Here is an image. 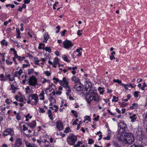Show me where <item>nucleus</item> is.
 Returning a JSON list of instances; mask_svg holds the SVG:
<instances>
[{
  "label": "nucleus",
  "mask_w": 147,
  "mask_h": 147,
  "mask_svg": "<svg viewBox=\"0 0 147 147\" xmlns=\"http://www.w3.org/2000/svg\"><path fill=\"white\" fill-rule=\"evenodd\" d=\"M90 85L88 83H87L85 88L86 91V99L87 102L90 104L92 100H94L96 102H98L100 100V96L97 94L96 90L92 89L91 84L90 83Z\"/></svg>",
  "instance_id": "f257e3e1"
},
{
  "label": "nucleus",
  "mask_w": 147,
  "mask_h": 147,
  "mask_svg": "<svg viewBox=\"0 0 147 147\" xmlns=\"http://www.w3.org/2000/svg\"><path fill=\"white\" fill-rule=\"evenodd\" d=\"M28 98L27 101L28 104L36 105L38 102V96L37 94H30L28 97Z\"/></svg>",
  "instance_id": "f03ea898"
},
{
  "label": "nucleus",
  "mask_w": 147,
  "mask_h": 147,
  "mask_svg": "<svg viewBox=\"0 0 147 147\" xmlns=\"http://www.w3.org/2000/svg\"><path fill=\"white\" fill-rule=\"evenodd\" d=\"M124 139L125 140V143L132 144L134 142V139L132 134H129L126 132L124 134Z\"/></svg>",
  "instance_id": "7ed1b4c3"
},
{
  "label": "nucleus",
  "mask_w": 147,
  "mask_h": 147,
  "mask_svg": "<svg viewBox=\"0 0 147 147\" xmlns=\"http://www.w3.org/2000/svg\"><path fill=\"white\" fill-rule=\"evenodd\" d=\"M135 134L137 138L142 142H144V141L146 138L145 136L142 133V131L141 129H139L136 130Z\"/></svg>",
  "instance_id": "20e7f679"
},
{
  "label": "nucleus",
  "mask_w": 147,
  "mask_h": 147,
  "mask_svg": "<svg viewBox=\"0 0 147 147\" xmlns=\"http://www.w3.org/2000/svg\"><path fill=\"white\" fill-rule=\"evenodd\" d=\"M77 140V136L72 134L69 136L67 139V143L70 145H74Z\"/></svg>",
  "instance_id": "39448f33"
},
{
  "label": "nucleus",
  "mask_w": 147,
  "mask_h": 147,
  "mask_svg": "<svg viewBox=\"0 0 147 147\" xmlns=\"http://www.w3.org/2000/svg\"><path fill=\"white\" fill-rule=\"evenodd\" d=\"M118 126L120 127L118 133H126V132L128 131V129L125 123L123 122H120Z\"/></svg>",
  "instance_id": "423d86ee"
},
{
  "label": "nucleus",
  "mask_w": 147,
  "mask_h": 147,
  "mask_svg": "<svg viewBox=\"0 0 147 147\" xmlns=\"http://www.w3.org/2000/svg\"><path fill=\"white\" fill-rule=\"evenodd\" d=\"M38 79L36 78L34 76H32L30 77L28 79V82L30 86H34L36 88V85H38L37 82Z\"/></svg>",
  "instance_id": "0eeeda50"
},
{
  "label": "nucleus",
  "mask_w": 147,
  "mask_h": 147,
  "mask_svg": "<svg viewBox=\"0 0 147 147\" xmlns=\"http://www.w3.org/2000/svg\"><path fill=\"white\" fill-rule=\"evenodd\" d=\"M23 144L22 139L20 138H17L14 144L12 145V147H21Z\"/></svg>",
  "instance_id": "6e6552de"
},
{
  "label": "nucleus",
  "mask_w": 147,
  "mask_h": 147,
  "mask_svg": "<svg viewBox=\"0 0 147 147\" xmlns=\"http://www.w3.org/2000/svg\"><path fill=\"white\" fill-rule=\"evenodd\" d=\"M63 47L66 49H68L71 47L73 45L72 42L70 40H66L63 42Z\"/></svg>",
  "instance_id": "1a4fd4ad"
},
{
  "label": "nucleus",
  "mask_w": 147,
  "mask_h": 147,
  "mask_svg": "<svg viewBox=\"0 0 147 147\" xmlns=\"http://www.w3.org/2000/svg\"><path fill=\"white\" fill-rule=\"evenodd\" d=\"M9 134L11 136H13L14 135L13 128H7L4 131L3 134V135L4 136H7Z\"/></svg>",
  "instance_id": "9d476101"
},
{
  "label": "nucleus",
  "mask_w": 147,
  "mask_h": 147,
  "mask_svg": "<svg viewBox=\"0 0 147 147\" xmlns=\"http://www.w3.org/2000/svg\"><path fill=\"white\" fill-rule=\"evenodd\" d=\"M74 88L78 91H80L83 89V86L81 84L80 82H75V85L74 86Z\"/></svg>",
  "instance_id": "9b49d317"
},
{
  "label": "nucleus",
  "mask_w": 147,
  "mask_h": 147,
  "mask_svg": "<svg viewBox=\"0 0 147 147\" xmlns=\"http://www.w3.org/2000/svg\"><path fill=\"white\" fill-rule=\"evenodd\" d=\"M56 127L59 131L62 130L64 129L63 124L60 120H57L56 122Z\"/></svg>",
  "instance_id": "f8f14e48"
},
{
  "label": "nucleus",
  "mask_w": 147,
  "mask_h": 147,
  "mask_svg": "<svg viewBox=\"0 0 147 147\" xmlns=\"http://www.w3.org/2000/svg\"><path fill=\"white\" fill-rule=\"evenodd\" d=\"M28 126L32 129H34L36 126V123L35 120L33 121L31 123H26Z\"/></svg>",
  "instance_id": "ddd939ff"
},
{
  "label": "nucleus",
  "mask_w": 147,
  "mask_h": 147,
  "mask_svg": "<svg viewBox=\"0 0 147 147\" xmlns=\"http://www.w3.org/2000/svg\"><path fill=\"white\" fill-rule=\"evenodd\" d=\"M59 84L62 86L65 87L68 85V82L66 81V78L65 77H63L62 80H60Z\"/></svg>",
  "instance_id": "4468645a"
},
{
  "label": "nucleus",
  "mask_w": 147,
  "mask_h": 147,
  "mask_svg": "<svg viewBox=\"0 0 147 147\" xmlns=\"http://www.w3.org/2000/svg\"><path fill=\"white\" fill-rule=\"evenodd\" d=\"M77 69V67L76 66L72 67H67V69L68 70H72L71 72L74 75H75L76 74V71L75 70H76Z\"/></svg>",
  "instance_id": "2eb2a0df"
},
{
  "label": "nucleus",
  "mask_w": 147,
  "mask_h": 147,
  "mask_svg": "<svg viewBox=\"0 0 147 147\" xmlns=\"http://www.w3.org/2000/svg\"><path fill=\"white\" fill-rule=\"evenodd\" d=\"M49 99L50 102H53V103H56L55 99L54 97H53L52 94H49Z\"/></svg>",
  "instance_id": "dca6fc26"
},
{
  "label": "nucleus",
  "mask_w": 147,
  "mask_h": 147,
  "mask_svg": "<svg viewBox=\"0 0 147 147\" xmlns=\"http://www.w3.org/2000/svg\"><path fill=\"white\" fill-rule=\"evenodd\" d=\"M25 92L26 94H28L29 93H32L33 92V90L30 88L29 86H27L25 88Z\"/></svg>",
  "instance_id": "f3484780"
},
{
  "label": "nucleus",
  "mask_w": 147,
  "mask_h": 147,
  "mask_svg": "<svg viewBox=\"0 0 147 147\" xmlns=\"http://www.w3.org/2000/svg\"><path fill=\"white\" fill-rule=\"evenodd\" d=\"M39 96L40 97V99L43 100L45 99L44 92L43 90H42L41 93L39 94Z\"/></svg>",
  "instance_id": "a211bd4d"
},
{
  "label": "nucleus",
  "mask_w": 147,
  "mask_h": 147,
  "mask_svg": "<svg viewBox=\"0 0 147 147\" xmlns=\"http://www.w3.org/2000/svg\"><path fill=\"white\" fill-rule=\"evenodd\" d=\"M49 36L47 32L45 33L44 36V42H47V40L49 38Z\"/></svg>",
  "instance_id": "6ab92c4d"
},
{
  "label": "nucleus",
  "mask_w": 147,
  "mask_h": 147,
  "mask_svg": "<svg viewBox=\"0 0 147 147\" xmlns=\"http://www.w3.org/2000/svg\"><path fill=\"white\" fill-rule=\"evenodd\" d=\"M56 87L55 85L52 83L49 86V88L47 89L46 90H48L51 89V90H56Z\"/></svg>",
  "instance_id": "aec40b11"
},
{
  "label": "nucleus",
  "mask_w": 147,
  "mask_h": 147,
  "mask_svg": "<svg viewBox=\"0 0 147 147\" xmlns=\"http://www.w3.org/2000/svg\"><path fill=\"white\" fill-rule=\"evenodd\" d=\"M59 59L57 57H56L54 59L53 63H55V64H58V67H60V64L59 62Z\"/></svg>",
  "instance_id": "412c9836"
},
{
  "label": "nucleus",
  "mask_w": 147,
  "mask_h": 147,
  "mask_svg": "<svg viewBox=\"0 0 147 147\" xmlns=\"http://www.w3.org/2000/svg\"><path fill=\"white\" fill-rule=\"evenodd\" d=\"M136 114H134L129 117V118L131 119V122H134L136 119Z\"/></svg>",
  "instance_id": "4be33fe9"
},
{
  "label": "nucleus",
  "mask_w": 147,
  "mask_h": 147,
  "mask_svg": "<svg viewBox=\"0 0 147 147\" xmlns=\"http://www.w3.org/2000/svg\"><path fill=\"white\" fill-rule=\"evenodd\" d=\"M25 144L27 147H37L34 144L28 143L27 142L25 143Z\"/></svg>",
  "instance_id": "5701e85b"
},
{
  "label": "nucleus",
  "mask_w": 147,
  "mask_h": 147,
  "mask_svg": "<svg viewBox=\"0 0 147 147\" xmlns=\"http://www.w3.org/2000/svg\"><path fill=\"white\" fill-rule=\"evenodd\" d=\"M72 81H74L75 83L80 82L79 79L78 78L76 77L75 76H73L71 78Z\"/></svg>",
  "instance_id": "b1692460"
},
{
  "label": "nucleus",
  "mask_w": 147,
  "mask_h": 147,
  "mask_svg": "<svg viewBox=\"0 0 147 147\" xmlns=\"http://www.w3.org/2000/svg\"><path fill=\"white\" fill-rule=\"evenodd\" d=\"M62 58L64 61H66L67 63H69L70 62V60L67 59V57L65 55H63L62 56Z\"/></svg>",
  "instance_id": "393cba45"
},
{
  "label": "nucleus",
  "mask_w": 147,
  "mask_h": 147,
  "mask_svg": "<svg viewBox=\"0 0 147 147\" xmlns=\"http://www.w3.org/2000/svg\"><path fill=\"white\" fill-rule=\"evenodd\" d=\"M48 114L49 116V118H50V119L51 120H53V117L52 116V113L50 109H49L48 110Z\"/></svg>",
  "instance_id": "a878e982"
},
{
  "label": "nucleus",
  "mask_w": 147,
  "mask_h": 147,
  "mask_svg": "<svg viewBox=\"0 0 147 147\" xmlns=\"http://www.w3.org/2000/svg\"><path fill=\"white\" fill-rule=\"evenodd\" d=\"M0 80L1 81H6L7 80V79L4 77V75L3 74H0Z\"/></svg>",
  "instance_id": "bb28decb"
},
{
  "label": "nucleus",
  "mask_w": 147,
  "mask_h": 147,
  "mask_svg": "<svg viewBox=\"0 0 147 147\" xmlns=\"http://www.w3.org/2000/svg\"><path fill=\"white\" fill-rule=\"evenodd\" d=\"M1 44L2 45H5L6 46L8 45L7 42H6L5 40L4 39H3L1 41Z\"/></svg>",
  "instance_id": "cd10ccee"
},
{
  "label": "nucleus",
  "mask_w": 147,
  "mask_h": 147,
  "mask_svg": "<svg viewBox=\"0 0 147 147\" xmlns=\"http://www.w3.org/2000/svg\"><path fill=\"white\" fill-rule=\"evenodd\" d=\"M43 50H45L46 51H48L49 53L51 52V48L50 47H46L45 48H43Z\"/></svg>",
  "instance_id": "c85d7f7f"
},
{
  "label": "nucleus",
  "mask_w": 147,
  "mask_h": 147,
  "mask_svg": "<svg viewBox=\"0 0 147 147\" xmlns=\"http://www.w3.org/2000/svg\"><path fill=\"white\" fill-rule=\"evenodd\" d=\"M34 72V69H29L28 70V75H30L31 74H33Z\"/></svg>",
  "instance_id": "c756f323"
},
{
  "label": "nucleus",
  "mask_w": 147,
  "mask_h": 147,
  "mask_svg": "<svg viewBox=\"0 0 147 147\" xmlns=\"http://www.w3.org/2000/svg\"><path fill=\"white\" fill-rule=\"evenodd\" d=\"M71 131L70 130V128L69 127H67L65 128L64 131V132L66 134H67Z\"/></svg>",
  "instance_id": "7c9ffc66"
},
{
  "label": "nucleus",
  "mask_w": 147,
  "mask_h": 147,
  "mask_svg": "<svg viewBox=\"0 0 147 147\" xmlns=\"http://www.w3.org/2000/svg\"><path fill=\"white\" fill-rule=\"evenodd\" d=\"M113 144L115 147H121L117 142L115 141L113 142Z\"/></svg>",
  "instance_id": "2f4dec72"
},
{
  "label": "nucleus",
  "mask_w": 147,
  "mask_h": 147,
  "mask_svg": "<svg viewBox=\"0 0 147 147\" xmlns=\"http://www.w3.org/2000/svg\"><path fill=\"white\" fill-rule=\"evenodd\" d=\"M113 98L112 100V101L113 102H116L118 101V100L119 99L118 97H116L115 96H113Z\"/></svg>",
  "instance_id": "473e14b6"
},
{
  "label": "nucleus",
  "mask_w": 147,
  "mask_h": 147,
  "mask_svg": "<svg viewBox=\"0 0 147 147\" xmlns=\"http://www.w3.org/2000/svg\"><path fill=\"white\" fill-rule=\"evenodd\" d=\"M53 80L55 81L54 82V83L55 84L57 83L58 82L59 83V81H60V80H59L58 78L55 77L53 78Z\"/></svg>",
  "instance_id": "72a5a7b5"
},
{
  "label": "nucleus",
  "mask_w": 147,
  "mask_h": 147,
  "mask_svg": "<svg viewBox=\"0 0 147 147\" xmlns=\"http://www.w3.org/2000/svg\"><path fill=\"white\" fill-rule=\"evenodd\" d=\"M82 144V142L81 141H78L77 142V144H76L74 145V147H79L80 146V144Z\"/></svg>",
  "instance_id": "f704fd0d"
},
{
  "label": "nucleus",
  "mask_w": 147,
  "mask_h": 147,
  "mask_svg": "<svg viewBox=\"0 0 147 147\" xmlns=\"http://www.w3.org/2000/svg\"><path fill=\"white\" fill-rule=\"evenodd\" d=\"M44 74H45L46 76H50L51 74V73L49 72L48 71H46L44 72Z\"/></svg>",
  "instance_id": "c9c22d12"
},
{
  "label": "nucleus",
  "mask_w": 147,
  "mask_h": 147,
  "mask_svg": "<svg viewBox=\"0 0 147 147\" xmlns=\"http://www.w3.org/2000/svg\"><path fill=\"white\" fill-rule=\"evenodd\" d=\"M132 105L133 106L135 109H138L139 108L138 105L137 103H134L132 104Z\"/></svg>",
  "instance_id": "e433bc0d"
},
{
  "label": "nucleus",
  "mask_w": 147,
  "mask_h": 147,
  "mask_svg": "<svg viewBox=\"0 0 147 147\" xmlns=\"http://www.w3.org/2000/svg\"><path fill=\"white\" fill-rule=\"evenodd\" d=\"M85 120H88L89 121H91V119H90V117L89 116L86 115L84 117Z\"/></svg>",
  "instance_id": "4c0bfd02"
},
{
  "label": "nucleus",
  "mask_w": 147,
  "mask_h": 147,
  "mask_svg": "<svg viewBox=\"0 0 147 147\" xmlns=\"http://www.w3.org/2000/svg\"><path fill=\"white\" fill-rule=\"evenodd\" d=\"M113 81L114 82H117L119 84H121V80H119L118 79H114L113 80Z\"/></svg>",
  "instance_id": "58836bf2"
},
{
  "label": "nucleus",
  "mask_w": 147,
  "mask_h": 147,
  "mask_svg": "<svg viewBox=\"0 0 147 147\" xmlns=\"http://www.w3.org/2000/svg\"><path fill=\"white\" fill-rule=\"evenodd\" d=\"M67 32V30L65 29L63 31H61V35L62 36H65V33Z\"/></svg>",
  "instance_id": "ea45409f"
},
{
  "label": "nucleus",
  "mask_w": 147,
  "mask_h": 147,
  "mask_svg": "<svg viewBox=\"0 0 147 147\" xmlns=\"http://www.w3.org/2000/svg\"><path fill=\"white\" fill-rule=\"evenodd\" d=\"M94 142V140L92 138L89 139L88 141V144H91L93 143Z\"/></svg>",
  "instance_id": "a19ab883"
},
{
  "label": "nucleus",
  "mask_w": 147,
  "mask_h": 147,
  "mask_svg": "<svg viewBox=\"0 0 147 147\" xmlns=\"http://www.w3.org/2000/svg\"><path fill=\"white\" fill-rule=\"evenodd\" d=\"M147 86L145 82L143 83L142 84V86L141 87V89L142 90H144L145 87H146Z\"/></svg>",
  "instance_id": "79ce46f5"
},
{
  "label": "nucleus",
  "mask_w": 147,
  "mask_h": 147,
  "mask_svg": "<svg viewBox=\"0 0 147 147\" xmlns=\"http://www.w3.org/2000/svg\"><path fill=\"white\" fill-rule=\"evenodd\" d=\"M50 81L49 80H47L46 79H44L43 81H42V84H44L46 82H47L48 83H50Z\"/></svg>",
  "instance_id": "37998d69"
},
{
  "label": "nucleus",
  "mask_w": 147,
  "mask_h": 147,
  "mask_svg": "<svg viewBox=\"0 0 147 147\" xmlns=\"http://www.w3.org/2000/svg\"><path fill=\"white\" fill-rule=\"evenodd\" d=\"M140 93L139 92L135 91L134 93V96L136 98L138 97V94Z\"/></svg>",
  "instance_id": "c03bdc74"
},
{
  "label": "nucleus",
  "mask_w": 147,
  "mask_h": 147,
  "mask_svg": "<svg viewBox=\"0 0 147 147\" xmlns=\"http://www.w3.org/2000/svg\"><path fill=\"white\" fill-rule=\"evenodd\" d=\"M55 28L57 29L58 30L55 32V33H58L60 29V27L59 26H56Z\"/></svg>",
  "instance_id": "a18cd8bd"
},
{
  "label": "nucleus",
  "mask_w": 147,
  "mask_h": 147,
  "mask_svg": "<svg viewBox=\"0 0 147 147\" xmlns=\"http://www.w3.org/2000/svg\"><path fill=\"white\" fill-rule=\"evenodd\" d=\"M16 119L18 121L21 119V117L19 113L17 114V115H16Z\"/></svg>",
  "instance_id": "49530a36"
},
{
  "label": "nucleus",
  "mask_w": 147,
  "mask_h": 147,
  "mask_svg": "<svg viewBox=\"0 0 147 147\" xmlns=\"http://www.w3.org/2000/svg\"><path fill=\"white\" fill-rule=\"evenodd\" d=\"M82 31H83V30H79L77 32V34L79 36H81L82 34L81 32H82Z\"/></svg>",
  "instance_id": "de8ad7c7"
},
{
  "label": "nucleus",
  "mask_w": 147,
  "mask_h": 147,
  "mask_svg": "<svg viewBox=\"0 0 147 147\" xmlns=\"http://www.w3.org/2000/svg\"><path fill=\"white\" fill-rule=\"evenodd\" d=\"M39 111L40 113H43L45 112V110L42 108H39Z\"/></svg>",
  "instance_id": "09e8293b"
},
{
  "label": "nucleus",
  "mask_w": 147,
  "mask_h": 147,
  "mask_svg": "<svg viewBox=\"0 0 147 147\" xmlns=\"http://www.w3.org/2000/svg\"><path fill=\"white\" fill-rule=\"evenodd\" d=\"M82 121H80L79 122V123L78 124V126L77 127V130H78L80 129V126L82 124Z\"/></svg>",
  "instance_id": "8fccbe9b"
},
{
  "label": "nucleus",
  "mask_w": 147,
  "mask_h": 147,
  "mask_svg": "<svg viewBox=\"0 0 147 147\" xmlns=\"http://www.w3.org/2000/svg\"><path fill=\"white\" fill-rule=\"evenodd\" d=\"M22 127H23L22 130H23L24 131H25L26 130H27L28 129V127H26V126H25V125H22Z\"/></svg>",
  "instance_id": "3c124183"
},
{
  "label": "nucleus",
  "mask_w": 147,
  "mask_h": 147,
  "mask_svg": "<svg viewBox=\"0 0 147 147\" xmlns=\"http://www.w3.org/2000/svg\"><path fill=\"white\" fill-rule=\"evenodd\" d=\"M59 3L57 1H56L55 3L54 4L53 6V9L54 10H55L56 9V8L55 6H56V5L57 4Z\"/></svg>",
  "instance_id": "603ef678"
},
{
  "label": "nucleus",
  "mask_w": 147,
  "mask_h": 147,
  "mask_svg": "<svg viewBox=\"0 0 147 147\" xmlns=\"http://www.w3.org/2000/svg\"><path fill=\"white\" fill-rule=\"evenodd\" d=\"M30 64H24L22 65V67H23V68H24L28 67V66H30Z\"/></svg>",
  "instance_id": "864d4df0"
},
{
  "label": "nucleus",
  "mask_w": 147,
  "mask_h": 147,
  "mask_svg": "<svg viewBox=\"0 0 147 147\" xmlns=\"http://www.w3.org/2000/svg\"><path fill=\"white\" fill-rule=\"evenodd\" d=\"M17 73L18 74V75H19L20 76V75L23 73L22 70L21 69H20L19 70V71H17Z\"/></svg>",
  "instance_id": "5fc2aeb1"
},
{
  "label": "nucleus",
  "mask_w": 147,
  "mask_h": 147,
  "mask_svg": "<svg viewBox=\"0 0 147 147\" xmlns=\"http://www.w3.org/2000/svg\"><path fill=\"white\" fill-rule=\"evenodd\" d=\"M5 76L8 78V79L9 80L10 77V75L8 73H6L5 74Z\"/></svg>",
  "instance_id": "6e6d98bb"
},
{
  "label": "nucleus",
  "mask_w": 147,
  "mask_h": 147,
  "mask_svg": "<svg viewBox=\"0 0 147 147\" xmlns=\"http://www.w3.org/2000/svg\"><path fill=\"white\" fill-rule=\"evenodd\" d=\"M40 61V60H35L34 61L35 64L37 65H40V64L39 63V62Z\"/></svg>",
  "instance_id": "4d7b16f0"
},
{
  "label": "nucleus",
  "mask_w": 147,
  "mask_h": 147,
  "mask_svg": "<svg viewBox=\"0 0 147 147\" xmlns=\"http://www.w3.org/2000/svg\"><path fill=\"white\" fill-rule=\"evenodd\" d=\"M103 139L105 140H110V136H108L106 137H104L103 138Z\"/></svg>",
  "instance_id": "13d9d810"
},
{
  "label": "nucleus",
  "mask_w": 147,
  "mask_h": 147,
  "mask_svg": "<svg viewBox=\"0 0 147 147\" xmlns=\"http://www.w3.org/2000/svg\"><path fill=\"white\" fill-rule=\"evenodd\" d=\"M130 147H143L142 146H140V145H136L135 144H133Z\"/></svg>",
  "instance_id": "bf43d9fd"
},
{
  "label": "nucleus",
  "mask_w": 147,
  "mask_h": 147,
  "mask_svg": "<svg viewBox=\"0 0 147 147\" xmlns=\"http://www.w3.org/2000/svg\"><path fill=\"white\" fill-rule=\"evenodd\" d=\"M99 115H97L96 117L94 118V120L95 121H98L99 120Z\"/></svg>",
  "instance_id": "052dcab7"
},
{
  "label": "nucleus",
  "mask_w": 147,
  "mask_h": 147,
  "mask_svg": "<svg viewBox=\"0 0 147 147\" xmlns=\"http://www.w3.org/2000/svg\"><path fill=\"white\" fill-rule=\"evenodd\" d=\"M30 0H24V2L25 4H29L30 2Z\"/></svg>",
  "instance_id": "680f3d73"
},
{
  "label": "nucleus",
  "mask_w": 147,
  "mask_h": 147,
  "mask_svg": "<svg viewBox=\"0 0 147 147\" xmlns=\"http://www.w3.org/2000/svg\"><path fill=\"white\" fill-rule=\"evenodd\" d=\"M20 75H18V74L17 73V71H16L15 74L13 75V76L14 77H16L19 76Z\"/></svg>",
  "instance_id": "e2e57ef3"
},
{
  "label": "nucleus",
  "mask_w": 147,
  "mask_h": 147,
  "mask_svg": "<svg viewBox=\"0 0 147 147\" xmlns=\"http://www.w3.org/2000/svg\"><path fill=\"white\" fill-rule=\"evenodd\" d=\"M5 102L7 104H8V105H9V104H10V102L9 101V98H7L6 100H5Z\"/></svg>",
  "instance_id": "0e129e2a"
},
{
  "label": "nucleus",
  "mask_w": 147,
  "mask_h": 147,
  "mask_svg": "<svg viewBox=\"0 0 147 147\" xmlns=\"http://www.w3.org/2000/svg\"><path fill=\"white\" fill-rule=\"evenodd\" d=\"M16 31L17 34H20V31L19 28H16Z\"/></svg>",
  "instance_id": "69168bd1"
},
{
  "label": "nucleus",
  "mask_w": 147,
  "mask_h": 147,
  "mask_svg": "<svg viewBox=\"0 0 147 147\" xmlns=\"http://www.w3.org/2000/svg\"><path fill=\"white\" fill-rule=\"evenodd\" d=\"M14 43L15 44V45L18 48H19L20 47V45L18 44V43L17 41H15V42H14Z\"/></svg>",
  "instance_id": "338daca9"
},
{
  "label": "nucleus",
  "mask_w": 147,
  "mask_h": 147,
  "mask_svg": "<svg viewBox=\"0 0 147 147\" xmlns=\"http://www.w3.org/2000/svg\"><path fill=\"white\" fill-rule=\"evenodd\" d=\"M115 58L114 56L113 55H111L110 56V59L111 60H112Z\"/></svg>",
  "instance_id": "774afa93"
}]
</instances>
